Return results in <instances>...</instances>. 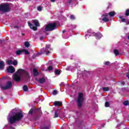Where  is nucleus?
Wrapping results in <instances>:
<instances>
[{
  "label": "nucleus",
  "mask_w": 129,
  "mask_h": 129,
  "mask_svg": "<svg viewBox=\"0 0 129 129\" xmlns=\"http://www.w3.org/2000/svg\"><path fill=\"white\" fill-rule=\"evenodd\" d=\"M56 29H57V23L55 22L48 24L45 28L46 32H52Z\"/></svg>",
  "instance_id": "f257e3e1"
},
{
  "label": "nucleus",
  "mask_w": 129,
  "mask_h": 129,
  "mask_svg": "<svg viewBox=\"0 0 129 129\" xmlns=\"http://www.w3.org/2000/svg\"><path fill=\"white\" fill-rule=\"evenodd\" d=\"M0 12H3V13H9V12H11L10 4H3L0 5Z\"/></svg>",
  "instance_id": "f03ea898"
},
{
  "label": "nucleus",
  "mask_w": 129,
  "mask_h": 129,
  "mask_svg": "<svg viewBox=\"0 0 129 129\" xmlns=\"http://www.w3.org/2000/svg\"><path fill=\"white\" fill-rule=\"evenodd\" d=\"M82 102H83V94L79 93L78 99L77 100V103L79 108L82 107Z\"/></svg>",
  "instance_id": "7ed1b4c3"
},
{
  "label": "nucleus",
  "mask_w": 129,
  "mask_h": 129,
  "mask_svg": "<svg viewBox=\"0 0 129 129\" xmlns=\"http://www.w3.org/2000/svg\"><path fill=\"white\" fill-rule=\"evenodd\" d=\"M12 86L13 84L12 83V82L8 81L6 83V86H1V88L2 90H8V89H11Z\"/></svg>",
  "instance_id": "20e7f679"
},
{
  "label": "nucleus",
  "mask_w": 129,
  "mask_h": 129,
  "mask_svg": "<svg viewBox=\"0 0 129 129\" xmlns=\"http://www.w3.org/2000/svg\"><path fill=\"white\" fill-rule=\"evenodd\" d=\"M18 72L19 73H23V74L24 75L26 78H27V79H30V78H31V77L30 76V74H29L28 72L26 71V70L22 69H19Z\"/></svg>",
  "instance_id": "39448f33"
},
{
  "label": "nucleus",
  "mask_w": 129,
  "mask_h": 129,
  "mask_svg": "<svg viewBox=\"0 0 129 129\" xmlns=\"http://www.w3.org/2000/svg\"><path fill=\"white\" fill-rule=\"evenodd\" d=\"M14 115L17 121H19V120L22 119V117H24V115L22 112H17Z\"/></svg>",
  "instance_id": "423d86ee"
},
{
  "label": "nucleus",
  "mask_w": 129,
  "mask_h": 129,
  "mask_svg": "<svg viewBox=\"0 0 129 129\" xmlns=\"http://www.w3.org/2000/svg\"><path fill=\"white\" fill-rule=\"evenodd\" d=\"M42 50L43 51V54H46V55L50 54V50H51V44L46 45L45 48H43Z\"/></svg>",
  "instance_id": "0eeeda50"
},
{
  "label": "nucleus",
  "mask_w": 129,
  "mask_h": 129,
  "mask_svg": "<svg viewBox=\"0 0 129 129\" xmlns=\"http://www.w3.org/2000/svg\"><path fill=\"white\" fill-rule=\"evenodd\" d=\"M16 121H18L17 119L16 118V117H15L14 115L13 116L10 117L9 119V122L10 124H13L16 122Z\"/></svg>",
  "instance_id": "6e6552de"
},
{
  "label": "nucleus",
  "mask_w": 129,
  "mask_h": 129,
  "mask_svg": "<svg viewBox=\"0 0 129 129\" xmlns=\"http://www.w3.org/2000/svg\"><path fill=\"white\" fill-rule=\"evenodd\" d=\"M102 17H104V18H103L102 19V21H103V22H105V23H107V22H109V19L107 18V17H108V14L105 13L104 14H103Z\"/></svg>",
  "instance_id": "1a4fd4ad"
},
{
  "label": "nucleus",
  "mask_w": 129,
  "mask_h": 129,
  "mask_svg": "<svg viewBox=\"0 0 129 129\" xmlns=\"http://www.w3.org/2000/svg\"><path fill=\"white\" fill-rule=\"evenodd\" d=\"M38 111V109L36 108H31L28 112V114L33 115V114H37V112Z\"/></svg>",
  "instance_id": "9d476101"
},
{
  "label": "nucleus",
  "mask_w": 129,
  "mask_h": 129,
  "mask_svg": "<svg viewBox=\"0 0 129 129\" xmlns=\"http://www.w3.org/2000/svg\"><path fill=\"white\" fill-rule=\"evenodd\" d=\"M7 71L9 73H14L16 71V70L13 66H11L7 69Z\"/></svg>",
  "instance_id": "9b49d317"
},
{
  "label": "nucleus",
  "mask_w": 129,
  "mask_h": 129,
  "mask_svg": "<svg viewBox=\"0 0 129 129\" xmlns=\"http://www.w3.org/2000/svg\"><path fill=\"white\" fill-rule=\"evenodd\" d=\"M13 80H15L16 82H19L21 80V77L18 74H15L13 75Z\"/></svg>",
  "instance_id": "f8f14e48"
},
{
  "label": "nucleus",
  "mask_w": 129,
  "mask_h": 129,
  "mask_svg": "<svg viewBox=\"0 0 129 129\" xmlns=\"http://www.w3.org/2000/svg\"><path fill=\"white\" fill-rule=\"evenodd\" d=\"M28 25L29 26L30 28L33 31H37V28L36 26H34L32 23L30 22H28Z\"/></svg>",
  "instance_id": "ddd939ff"
},
{
  "label": "nucleus",
  "mask_w": 129,
  "mask_h": 129,
  "mask_svg": "<svg viewBox=\"0 0 129 129\" xmlns=\"http://www.w3.org/2000/svg\"><path fill=\"white\" fill-rule=\"evenodd\" d=\"M53 105H54V106H62V105H63V103H62V102H60L59 101H55L54 102Z\"/></svg>",
  "instance_id": "4468645a"
},
{
  "label": "nucleus",
  "mask_w": 129,
  "mask_h": 129,
  "mask_svg": "<svg viewBox=\"0 0 129 129\" xmlns=\"http://www.w3.org/2000/svg\"><path fill=\"white\" fill-rule=\"evenodd\" d=\"M45 82H46L45 78H41L38 79V83L40 84H43V83H45Z\"/></svg>",
  "instance_id": "2eb2a0df"
},
{
  "label": "nucleus",
  "mask_w": 129,
  "mask_h": 129,
  "mask_svg": "<svg viewBox=\"0 0 129 129\" xmlns=\"http://www.w3.org/2000/svg\"><path fill=\"white\" fill-rule=\"evenodd\" d=\"M95 36L96 38V39H101V37H102V34L98 32L95 34Z\"/></svg>",
  "instance_id": "dca6fc26"
},
{
  "label": "nucleus",
  "mask_w": 129,
  "mask_h": 129,
  "mask_svg": "<svg viewBox=\"0 0 129 129\" xmlns=\"http://www.w3.org/2000/svg\"><path fill=\"white\" fill-rule=\"evenodd\" d=\"M5 65V62L3 61H0V70H4Z\"/></svg>",
  "instance_id": "f3484780"
},
{
  "label": "nucleus",
  "mask_w": 129,
  "mask_h": 129,
  "mask_svg": "<svg viewBox=\"0 0 129 129\" xmlns=\"http://www.w3.org/2000/svg\"><path fill=\"white\" fill-rule=\"evenodd\" d=\"M33 75L35 77L38 76V75H39V73L38 72V71L35 68L33 69Z\"/></svg>",
  "instance_id": "a211bd4d"
},
{
  "label": "nucleus",
  "mask_w": 129,
  "mask_h": 129,
  "mask_svg": "<svg viewBox=\"0 0 129 129\" xmlns=\"http://www.w3.org/2000/svg\"><path fill=\"white\" fill-rule=\"evenodd\" d=\"M33 23L34 24L35 27H39L40 26V24H39V21L37 20H35L33 21Z\"/></svg>",
  "instance_id": "6ab92c4d"
},
{
  "label": "nucleus",
  "mask_w": 129,
  "mask_h": 129,
  "mask_svg": "<svg viewBox=\"0 0 129 129\" xmlns=\"http://www.w3.org/2000/svg\"><path fill=\"white\" fill-rule=\"evenodd\" d=\"M24 45L26 47V48H29V47H30V42L25 41L24 43Z\"/></svg>",
  "instance_id": "aec40b11"
},
{
  "label": "nucleus",
  "mask_w": 129,
  "mask_h": 129,
  "mask_svg": "<svg viewBox=\"0 0 129 129\" xmlns=\"http://www.w3.org/2000/svg\"><path fill=\"white\" fill-rule=\"evenodd\" d=\"M113 52L115 56L119 55V52L117 50V49H114Z\"/></svg>",
  "instance_id": "412c9836"
},
{
  "label": "nucleus",
  "mask_w": 129,
  "mask_h": 129,
  "mask_svg": "<svg viewBox=\"0 0 129 129\" xmlns=\"http://www.w3.org/2000/svg\"><path fill=\"white\" fill-rule=\"evenodd\" d=\"M22 53H23V50H18L16 51V54L18 55H21Z\"/></svg>",
  "instance_id": "4be33fe9"
},
{
  "label": "nucleus",
  "mask_w": 129,
  "mask_h": 129,
  "mask_svg": "<svg viewBox=\"0 0 129 129\" xmlns=\"http://www.w3.org/2000/svg\"><path fill=\"white\" fill-rule=\"evenodd\" d=\"M12 64L14 66H17V65H18V60L14 59L12 62Z\"/></svg>",
  "instance_id": "5701e85b"
},
{
  "label": "nucleus",
  "mask_w": 129,
  "mask_h": 129,
  "mask_svg": "<svg viewBox=\"0 0 129 129\" xmlns=\"http://www.w3.org/2000/svg\"><path fill=\"white\" fill-rule=\"evenodd\" d=\"M108 15H109V16H110V17H113V16H114V15H115V12H111L109 13Z\"/></svg>",
  "instance_id": "b1692460"
},
{
  "label": "nucleus",
  "mask_w": 129,
  "mask_h": 129,
  "mask_svg": "<svg viewBox=\"0 0 129 129\" xmlns=\"http://www.w3.org/2000/svg\"><path fill=\"white\" fill-rule=\"evenodd\" d=\"M60 73H61L60 72V70H55V74L56 75H60Z\"/></svg>",
  "instance_id": "393cba45"
},
{
  "label": "nucleus",
  "mask_w": 129,
  "mask_h": 129,
  "mask_svg": "<svg viewBox=\"0 0 129 129\" xmlns=\"http://www.w3.org/2000/svg\"><path fill=\"white\" fill-rule=\"evenodd\" d=\"M59 116V113L57 112H54V116H53V118H56V117H58Z\"/></svg>",
  "instance_id": "a878e982"
},
{
  "label": "nucleus",
  "mask_w": 129,
  "mask_h": 129,
  "mask_svg": "<svg viewBox=\"0 0 129 129\" xmlns=\"http://www.w3.org/2000/svg\"><path fill=\"white\" fill-rule=\"evenodd\" d=\"M23 52H24L26 55H29L30 54V52L26 49H23Z\"/></svg>",
  "instance_id": "bb28decb"
},
{
  "label": "nucleus",
  "mask_w": 129,
  "mask_h": 129,
  "mask_svg": "<svg viewBox=\"0 0 129 129\" xmlns=\"http://www.w3.org/2000/svg\"><path fill=\"white\" fill-rule=\"evenodd\" d=\"M28 86L27 85H24L23 86V91H28Z\"/></svg>",
  "instance_id": "cd10ccee"
},
{
  "label": "nucleus",
  "mask_w": 129,
  "mask_h": 129,
  "mask_svg": "<svg viewBox=\"0 0 129 129\" xmlns=\"http://www.w3.org/2000/svg\"><path fill=\"white\" fill-rule=\"evenodd\" d=\"M37 112H38V113H39V114H41V115L42 114H43V112H42V110H41V108L37 109Z\"/></svg>",
  "instance_id": "c85d7f7f"
},
{
  "label": "nucleus",
  "mask_w": 129,
  "mask_h": 129,
  "mask_svg": "<svg viewBox=\"0 0 129 129\" xmlns=\"http://www.w3.org/2000/svg\"><path fill=\"white\" fill-rule=\"evenodd\" d=\"M125 15L126 17H128L129 16V9H127L125 11Z\"/></svg>",
  "instance_id": "c756f323"
},
{
  "label": "nucleus",
  "mask_w": 129,
  "mask_h": 129,
  "mask_svg": "<svg viewBox=\"0 0 129 129\" xmlns=\"http://www.w3.org/2000/svg\"><path fill=\"white\" fill-rule=\"evenodd\" d=\"M119 18L121 19V22H122V23H125V21H126V20L124 18H122V17H119Z\"/></svg>",
  "instance_id": "7c9ffc66"
},
{
  "label": "nucleus",
  "mask_w": 129,
  "mask_h": 129,
  "mask_svg": "<svg viewBox=\"0 0 129 129\" xmlns=\"http://www.w3.org/2000/svg\"><path fill=\"white\" fill-rule=\"evenodd\" d=\"M102 89L104 91H109V88H108V87H103L102 88Z\"/></svg>",
  "instance_id": "2f4dec72"
},
{
  "label": "nucleus",
  "mask_w": 129,
  "mask_h": 129,
  "mask_svg": "<svg viewBox=\"0 0 129 129\" xmlns=\"http://www.w3.org/2000/svg\"><path fill=\"white\" fill-rule=\"evenodd\" d=\"M123 104L125 105V106H126L127 105H128L129 104V101H125L123 102Z\"/></svg>",
  "instance_id": "473e14b6"
},
{
  "label": "nucleus",
  "mask_w": 129,
  "mask_h": 129,
  "mask_svg": "<svg viewBox=\"0 0 129 129\" xmlns=\"http://www.w3.org/2000/svg\"><path fill=\"white\" fill-rule=\"evenodd\" d=\"M109 102H106L105 103V107H109Z\"/></svg>",
  "instance_id": "72a5a7b5"
},
{
  "label": "nucleus",
  "mask_w": 129,
  "mask_h": 129,
  "mask_svg": "<svg viewBox=\"0 0 129 129\" xmlns=\"http://www.w3.org/2000/svg\"><path fill=\"white\" fill-rule=\"evenodd\" d=\"M7 64L8 65H12V64H13V61H12L11 60H8L7 61Z\"/></svg>",
  "instance_id": "f704fd0d"
},
{
  "label": "nucleus",
  "mask_w": 129,
  "mask_h": 129,
  "mask_svg": "<svg viewBox=\"0 0 129 129\" xmlns=\"http://www.w3.org/2000/svg\"><path fill=\"white\" fill-rule=\"evenodd\" d=\"M70 18L71 20H75V16L73 15H71Z\"/></svg>",
  "instance_id": "c9c22d12"
},
{
  "label": "nucleus",
  "mask_w": 129,
  "mask_h": 129,
  "mask_svg": "<svg viewBox=\"0 0 129 129\" xmlns=\"http://www.w3.org/2000/svg\"><path fill=\"white\" fill-rule=\"evenodd\" d=\"M104 65H105V66H108V65L109 64H110V62L109 61H106L105 62H104Z\"/></svg>",
  "instance_id": "e433bc0d"
},
{
  "label": "nucleus",
  "mask_w": 129,
  "mask_h": 129,
  "mask_svg": "<svg viewBox=\"0 0 129 129\" xmlns=\"http://www.w3.org/2000/svg\"><path fill=\"white\" fill-rule=\"evenodd\" d=\"M42 129H50V125L45 126H43Z\"/></svg>",
  "instance_id": "4c0bfd02"
},
{
  "label": "nucleus",
  "mask_w": 129,
  "mask_h": 129,
  "mask_svg": "<svg viewBox=\"0 0 129 129\" xmlns=\"http://www.w3.org/2000/svg\"><path fill=\"white\" fill-rule=\"evenodd\" d=\"M57 93H58V92H57V90H54L53 91V95H56V94H57Z\"/></svg>",
  "instance_id": "58836bf2"
},
{
  "label": "nucleus",
  "mask_w": 129,
  "mask_h": 129,
  "mask_svg": "<svg viewBox=\"0 0 129 129\" xmlns=\"http://www.w3.org/2000/svg\"><path fill=\"white\" fill-rule=\"evenodd\" d=\"M37 11H38L39 12H41L42 11V7L39 6L38 7H37Z\"/></svg>",
  "instance_id": "ea45409f"
},
{
  "label": "nucleus",
  "mask_w": 129,
  "mask_h": 129,
  "mask_svg": "<svg viewBox=\"0 0 129 129\" xmlns=\"http://www.w3.org/2000/svg\"><path fill=\"white\" fill-rule=\"evenodd\" d=\"M52 69H53V67H52V66H49L48 68V70L49 71H51V70H52Z\"/></svg>",
  "instance_id": "a19ab883"
},
{
  "label": "nucleus",
  "mask_w": 129,
  "mask_h": 129,
  "mask_svg": "<svg viewBox=\"0 0 129 129\" xmlns=\"http://www.w3.org/2000/svg\"><path fill=\"white\" fill-rule=\"evenodd\" d=\"M42 53H40V52H38L36 54V57H38L39 56H40V55H42Z\"/></svg>",
  "instance_id": "79ce46f5"
},
{
  "label": "nucleus",
  "mask_w": 129,
  "mask_h": 129,
  "mask_svg": "<svg viewBox=\"0 0 129 129\" xmlns=\"http://www.w3.org/2000/svg\"><path fill=\"white\" fill-rule=\"evenodd\" d=\"M75 1H76V0H69L68 1V4H71V3H72V2H75Z\"/></svg>",
  "instance_id": "37998d69"
},
{
  "label": "nucleus",
  "mask_w": 129,
  "mask_h": 129,
  "mask_svg": "<svg viewBox=\"0 0 129 129\" xmlns=\"http://www.w3.org/2000/svg\"><path fill=\"white\" fill-rule=\"evenodd\" d=\"M125 23H126V25H129V20L127 19L126 20V21L125 22Z\"/></svg>",
  "instance_id": "c03bdc74"
},
{
  "label": "nucleus",
  "mask_w": 129,
  "mask_h": 129,
  "mask_svg": "<svg viewBox=\"0 0 129 129\" xmlns=\"http://www.w3.org/2000/svg\"><path fill=\"white\" fill-rule=\"evenodd\" d=\"M88 33H89V34H93V32H91V30H88Z\"/></svg>",
  "instance_id": "a18cd8bd"
},
{
  "label": "nucleus",
  "mask_w": 129,
  "mask_h": 129,
  "mask_svg": "<svg viewBox=\"0 0 129 129\" xmlns=\"http://www.w3.org/2000/svg\"><path fill=\"white\" fill-rule=\"evenodd\" d=\"M43 39H44V36H41V37H40V40L41 41H42V40H43Z\"/></svg>",
  "instance_id": "49530a36"
},
{
  "label": "nucleus",
  "mask_w": 129,
  "mask_h": 129,
  "mask_svg": "<svg viewBox=\"0 0 129 129\" xmlns=\"http://www.w3.org/2000/svg\"><path fill=\"white\" fill-rule=\"evenodd\" d=\"M9 128H10V129H15V127H13V126H10Z\"/></svg>",
  "instance_id": "de8ad7c7"
},
{
  "label": "nucleus",
  "mask_w": 129,
  "mask_h": 129,
  "mask_svg": "<svg viewBox=\"0 0 129 129\" xmlns=\"http://www.w3.org/2000/svg\"><path fill=\"white\" fill-rule=\"evenodd\" d=\"M50 2H51L52 3H55V2H56V0H50Z\"/></svg>",
  "instance_id": "09e8293b"
},
{
  "label": "nucleus",
  "mask_w": 129,
  "mask_h": 129,
  "mask_svg": "<svg viewBox=\"0 0 129 129\" xmlns=\"http://www.w3.org/2000/svg\"><path fill=\"white\" fill-rule=\"evenodd\" d=\"M121 84L122 85H124V84H125L124 82H122L121 83Z\"/></svg>",
  "instance_id": "8fccbe9b"
},
{
  "label": "nucleus",
  "mask_w": 129,
  "mask_h": 129,
  "mask_svg": "<svg viewBox=\"0 0 129 129\" xmlns=\"http://www.w3.org/2000/svg\"><path fill=\"white\" fill-rule=\"evenodd\" d=\"M65 32H66V30H63L62 31V33H65Z\"/></svg>",
  "instance_id": "3c124183"
},
{
  "label": "nucleus",
  "mask_w": 129,
  "mask_h": 129,
  "mask_svg": "<svg viewBox=\"0 0 129 129\" xmlns=\"http://www.w3.org/2000/svg\"><path fill=\"white\" fill-rule=\"evenodd\" d=\"M105 125V124H104L103 125H102V127H104V126Z\"/></svg>",
  "instance_id": "603ef678"
},
{
  "label": "nucleus",
  "mask_w": 129,
  "mask_h": 129,
  "mask_svg": "<svg viewBox=\"0 0 129 129\" xmlns=\"http://www.w3.org/2000/svg\"><path fill=\"white\" fill-rule=\"evenodd\" d=\"M22 36H25V34L24 33H22Z\"/></svg>",
  "instance_id": "864d4df0"
},
{
  "label": "nucleus",
  "mask_w": 129,
  "mask_h": 129,
  "mask_svg": "<svg viewBox=\"0 0 129 129\" xmlns=\"http://www.w3.org/2000/svg\"><path fill=\"white\" fill-rule=\"evenodd\" d=\"M15 28H18V26H15Z\"/></svg>",
  "instance_id": "5fc2aeb1"
},
{
  "label": "nucleus",
  "mask_w": 129,
  "mask_h": 129,
  "mask_svg": "<svg viewBox=\"0 0 129 129\" xmlns=\"http://www.w3.org/2000/svg\"><path fill=\"white\" fill-rule=\"evenodd\" d=\"M128 40H129V35L128 36Z\"/></svg>",
  "instance_id": "6e6d98bb"
},
{
  "label": "nucleus",
  "mask_w": 129,
  "mask_h": 129,
  "mask_svg": "<svg viewBox=\"0 0 129 129\" xmlns=\"http://www.w3.org/2000/svg\"><path fill=\"white\" fill-rule=\"evenodd\" d=\"M29 1H31V0H29Z\"/></svg>",
  "instance_id": "4d7b16f0"
}]
</instances>
